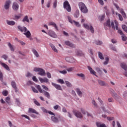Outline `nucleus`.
Returning a JSON list of instances; mask_svg holds the SVG:
<instances>
[{
  "mask_svg": "<svg viewBox=\"0 0 127 127\" xmlns=\"http://www.w3.org/2000/svg\"><path fill=\"white\" fill-rule=\"evenodd\" d=\"M79 7L83 13H88V8L86 6V5L82 2H80L78 4Z\"/></svg>",
  "mask_w": 127,
  "mask_h": 127,
  "instance_id": "nucleus-1",
  "label": "nucleus"
},
{
  "mask_svg": "<svg viewBox=\"0 0 127 127\" xmlns=\"http://www.w3.org/2000/svg\"><path fill=\"white\" fill-rule=\"evenodd\" d=\"M36 88L37 89V90H38L40 93H44V95L45 96V97L48 98V99H50V94H49V92L42 90L41 87H40V85L36 86Z\"/></svg>",
  "mask_w": 127,
  "mask_h": 127,
  "instance_id": "nucleus-2",
  "label": "nucleus"
},
{
  "mask_svg": "<svg viewBox=\"0 0 127 127\" xmlns=\"http://www.w3.org/2000/svg\"><path fill=\"white\" fill-rule=\"evenodd\" d=\"M34 71L35 72H39L38 75L40 76H45V70L42 68H38V67H34Z\"/></svg>",
  "mask_w": 127,
  "mask_h": 127,
  "instance_id": "nucleus-3",
  "label": "nucleus"
},
{
  "mask_svg": "<svg viewBox=\"0 0 127 127\" xmlns=\"http://www.w3.org/2000/svg\"><path fill=\"white\" fill-rule=\"evenodd\" d=\"M64 8L66 9L68 12H71V5H70L68 0H65L64 2Z\"/></svg>",
  "mask_w": 127,
  "mask_h": 127,
  "instance_id": "nucleus-4",
  "label": "nucleus"
},
{
  "mask_svg": "<svg viewBox=\"0 0 127 127\" xmlns=\"http://www.w3.org/2000/svg\"><path fill=\"white\" fill-rule=\"evenodd\" d=\"M83 26L86 29H87V30H90L91 33H94V27H93L92 25L89 26L88 24L84 23L83 24Z\"/></svg>",
  "mask_w": 127,
  "mask_h": 127,
  "instance_id": "nucleus-5",
  "label": "nucleus"
},
{
  "mask_svg": "<svg viewBox=\"0 0 127 127\" xmlns=\"http://www.w3.org/2000/svg\"><path fill=\"white\" fill-rule=\"evenodd\" d=\"M11 85L12 88L14 89V90H15V93H17L18 91H19L16 87V83H15V81H12L11 82Z\"/></svg>",
  "mask_w": 127,
  "mask_h": 127,
  "instance_id": "nucleus-6",
  "label": "nucleus"
},
{
  "mask_svg": "<svg viewBox=\"0 0 127 127\" xmlns=\"http://www.w3.org/2000/svg\"><path fill=\"white\" fill-rule=\"evenodd\" d=\"M80 111L82 114H83L84 115H87V117H91V118H93V116H92V114L86 111V110H84V108H81Z\"/></svg>",
  "mask_w": 127,
  "mask_h": 127,
  "instance_id": "nucleus-7",
  "label": "nucleus"
},
{
  "mask_svg": "<svg viewBox=\"0 0 127 127\" xmlns=\"http://www.w3.org/2000/svg\"><path fill=\"white\" fill-rule=\"evenodd\" d=\"M73 114L76 117V118H78L79 119H82L83 118V115H82V113L80 112L79 111H77L75 112V111H73Z\"/></svg>",
  "mask_w": 127,
  "mask_h": 127,
  "instance_id": "nucleus-8",
  "label": "nucleus"
},
{
  "mask_svg": "<svg viewBox=\"0 0 127 127\" xmlns=\"http://www.w3.org/2000/svg\"><path fill=\"white\" fill-rule=\"evenodd\" d=\"M52 85L57 89V90H59L60 91H62V87H61V85L59 84H57L54 82L52 83Z\"/></svg>",
  "mask_w": 127,
  "mask_h": 127,
  "instance_id": "nucleus-9",
  "label": "nucleus"
},
{
  "mask_svg": "<svg viewBox=\"0 0 127 127\" xmlns=\"http://www.w3.org/2000/svg\"><path fill=\"white\" fill-rule=\"evenodd\" d=\"M104 25L105 29H108V27H111V20H107L106 23H104Z\"/></svg>",
  "mask_w": 127,
  "mask_h": 127,
  "instance_id": "nucleus-10",
  "label": "nucleus"
},
{
  "mask_svg": "<svg viewBox=\"0 0 127 127\" xmlns=\"http://www.w3.org/2000/svg\"><path fill=\"white\" fill-rule=\"evenodd\" d=\"M10 0H8L6 1L5 4L4 5V7L5 9H8L9 8V5H10Z\"/></svg>",
  "mask_w": 127,
  "mask_h": 127,
  "instance_id": "nucleus-11",
  "label": "nucleus"
},
{
  "mask_svg": "<svg viewBox=\"0 0 127 127\" xmlns=\"http://www.w3.org/2000/svg\"><path fill=\"white\" fill-rule=\"evenodd\" d=\"M49 35L51 36V37H53V38H57V35L55 34V32L52 31H50L48 32Z\"/></svg>",
  "mask_w": 127,
  "mask_h": 127,
  "instance_id": "nucleus-12",
  "label": "nucleus"
},
{
  "mask_svg": "<svg viewBox=\"0 0 127 127\" xmlns=\"http://www.w3.org/2000/svg\"><path fill=\"white\" fill-rule=\"evenodd\" d=\"M65 61L69 63H74L75 62V60L73 58L68 57L65 58Z\"/></svg>",
  "mask_w": 127,
  "mask_h": 127,
  "instance_id": "nucleus-13",
  "label": "nucleus"
},
{
  "mask_svg": "<svg viewBox=\"0 0 127 127\" xmlns=\"http://www.w3.org/2000/svg\"><path fill=\"white\" fill-rule=\"evenodd\" d=\"M87 68L88 69V70L90 71V73L92 74V75H94V76H96V77H98V75L97 74H96V72H95V71L93 69V68H92V67L90 66H87Z\"/></svg>",
  "mask_w": 127,
  "mask_h": 127,
  "instance_id": "nucleus-14",
  "label": "nucleus"
},
{
  "mask_svg": "<svg viewBox=\"0 0 127 127\" xmlns=\"http://www.w3.org/2000/svg\"><path fill=\"white\" fill-rule=\"evenodd\" d=\"M39 80L41 83H48V82H49V79H48L47 78H42L39 77Z\"/></svg>",
  "mask_w": 127,
  "mask_h": 127,
  "instance_id": "nucleus-15",
  "label": "nucleus"
},
{
  "mask_svg": "<svg viewBox=\"0 0 127 127\" xmlns=\"http://www.w3.org/2000/svg\"><path fill=\"white\" fill-rule=\"evenodd\" d=\"M29 113L36 114V115H39V113L33 108H29L28 110Z\"/></svg>",
  "mask_w": 127,
  "mask_h": 127,
  "instance_id": "nucleus-16",
  "label": "nucleus"
},
{
  "mask_svg": "<svg viewBox=\"0 0 127 127\" xmlns=\"http://www.w3.org/2000/svg\"><path fill=\"white\" fill-rule=\"evenodd\" d=\"M18 29L20 30V31H21V32H26L27 31V29L25 27H21L20 26H18Z\"/></svg>",
  "mask_w": 127,
  "mask_h": 127,
  "instance_id": "nucleus-17",
  "label": "nucleus"
},
{
  "mask_svg": "<svg viewBox=\"0 0 127 127\" xmlns=\"http://www.w3.org/2000/svg\"><path fill=\"white\" fill-rule=\"evenodd\" d=\"M13 9L14 10H18L19 8V5L16 2H14L12 5Z\"/></svg>",
  "mask_w": 127,
  "mask_h": 127,
  "instance_id": "nucleus-18",
  "label": "nucleus"
},
{
  "mask_svg": "<svg viewBox=\"0 0 127 127\" xmlns=\"http://www.w3.org/2000/svg\"><path fill=\"white\" fill-rule=\"evenodd\" d=\"M98 84L100 86H107L108 85V83H106L104 81H103L102 80H98Z\"/></svg>",
  "mask_w": 127,
  "mask_h": 127,
  "instance_id": "nucleus-19",
  "label": "nucleus"
},
{
  "mask_svg": "<svg viewBox=\"0 0 127 127\" xmlns=\"http://www.w3.org/2000/svg\"><path fill=\"white\" fill-rule=\"evenodd\" d=\"M8 46L9 48H10L11 51H12L13 52H14L15 50V47L14 46L11 45L10 43H8Z\"/></svg>",
  "mask_w": 127,
  "mask_h": 127,
  "instance_id": "nucleus-20",
  "label": "nucleus"
},
{
  "mask_svg": "<svg viewBox=\"0 0 127 127\" xmlns=\"http://www.w3.org/2000/svg\"><path fill=\"white\" fill-rule=\"evenodd\" d=\"M65 44L69 47H72V48H75V45L72 44V43L70 42L69 41H66L65 42Z\"/></svg>",
  "mask_w": 127,
  "mask_h": 127,
  "instance_id": "nucleus-21",
  "label": "nucleus"
},
{
  "mask_svg": "<svg viewBox=\"0 0 127 127\" xmlns=\"http://www.w3.org/2000/svg\"><path fill=\"white\" fill-rule=\"evenodd\" d=\"M1 65L2 66V67H3V68L6 69L7 71H10V69H9V67H8V65H7V64H5L4 63H1Z\"/></svg>",
  "mask_w": 127,
  "mask_h": 127,
  "instance_id": "nucleus-22",
  "label": "nucleus"
},
{
  "mask_svg": "<svg viewBox=\"0 0 127 127\" xmlns=\"http://www.w3.org/2000/svg\"><path fill=\"white\" fill-rule=\"evenodd\" d=\"M51 120L52 122H53L54 123H58V122H59L58 118L55 117V116L54 115V116L51 117Z\"/></svg>",
  "mask_w": 127,
  "mask_h": 127,
  "instance_id": "nucleus-23",
  "label": "nucleus"
},
{
  "mask_svg": "<svg viewBox=\"0 0 127 127\" xmlns=\"http://www.w3.org/2000/svg\"><path fill=\"white\" fill-rule=\"evenodd\" d=\"M6 23L8 24V25H11V26H13L15 25V22L14 21H10L8 20H6Z\"/></svg>",
  "mask_w": 127,
  "mask_h": 127,
  "instance_id": "nucleus-24",
  "label": "nucleus"
},
{
  "mask_svg": "<svg viewBox=\"0 0 127 127\" xmlns=\"http://www.w3.org/2000/svg\"><path fill=\"white\" fill-rule=\"evenodd\" d=\"M49 24L52 26H53V27H55V29L57 30H58V27H57L56 23H55L54 22H50Z\"/></svg>",
  "mask_w": 127,
  "mask_h": 127,
  "instance_id": "nucleus-25",
  "label": "nucleus"
},
{
  "mask_svg": "<svg viewBox=\"0 0 127 127\" xmlns=\"http://www.w3.org/2000/svg\"><path fill=\"white\" fill-rule=\"evenodd\" d=\"M50 46L51 47L52 50L54 51V52H56V53H58V51L57 50V49H56V47H55L54 45L51 43L50 44Z\"/></svg>",
  "mask_w": 127,
  "mask_h": 127,
  "instance_id": "nucleus-26",
  "label": "nucleus"
},
{
  "mask_svg": "<svg viewBox=\"0 0 127 127\" xmlns=\"http://www.w3.org/2000/svg\"><path fill=\"white\" fill-rule=\"evenodd\" d=\"M75 91L78 96H80V97H82L83 94L82 93V91H81V90H80V88H77L75 89Z\"/></svg>",
  "mask_w": 127,
  "mask_h": 127,
  "instance_id": "nucleus-27",
  "label": "nucleus"
},
{
  "mask_svg": "<svg viewBox=\"0 0 127 127\" xmlns=\"http://www.w3.org/2000/svg\"><path fill=\"white\" fill-rule=\"evenodd\" d=\"M32 51L33 54L35 55V56H36V57H37V58L39 57V54H38V52L36 51V50L34 49H32Z\"/></svg>",
  "mask_w": 127,
  "mask_h": 127,
  "instance_id": "nucleus-28",
  "label": "nucleus"
},
{
  "mask_svg": "<svg viewBox=\"0 0 127 127\" xmlns=\"http://www.w3.org/2000/svg\"><path fill=\"white\" fill-rule=\"evenodd\" d=\"M22 15L19 14L18 15H15L14 17L13 18L14 20H18L20 17H21Z\"/></svg>",
  "mask_w": 127,
  "mask_h": 127,
  "instance_id": "nucleus-29",
  "label": "nucleus"
},
{
  "mask_svg": "<svg viewBox=\"0 0 127 127\" xmlns=\"http://www.w3.org/2000/svg\"><path fill=\"white\" fill-rule=\"evenodd\" d=\"M98 57L101 59V60H104L105 59V58H104V56H103V54L100 52H98Z\"/></svg>",
  "mask_w": 127,
  "mask_h": 127,
  "instance_id": "nucleus-30",
  "label": "nucleus"
},
{
  "mask_svg": "<svg viewBox=\"0 0 127 127\" xmlns=\"http://www.w3.org/2000/svg\"><path fill=\"white\" fill-rule=\"evenodd\" d=\"M113 98L115 99V100H119V99H120V96H119L117 93H113V94L112 95Z\"/></svg>",
  "mask_w": 127,
  "mask_h": 127,
  "instance_id": "nucleus-31",
  "label": "nucleus"
},
{
  "mask_svg": "<svg viewBox=\"0 0 127 127\" xmlns=\"http://www.w3.org/2000/svg\"><path fill=\"white\" fill-rule=\"evenodd\" d=\"M76 54L77 56H83L84 55L82 51L78 50L76 51Z\"/></svg>",
  "mask_w": 127,
  "mask_h": 127,
  "instance_id": "nucleus-32",
  "label": "nucleus"
},
{
  "mask_svg": "<svg viewBox=\"0 0 127 127\" xmlns=\"http://www.w3.org/2000/svg\"><path fill=\"white\" fill-rule=\"evenodd\" d=\"M24 34L26 36L27 38H29L31 35V34L29 31H27L26 33H24Z\"/></svg>",
  "mask_w": 127,
  "mask_h": 127,
  "instance_id": "nucleus-33",
  "label": "nucleus"
},
{
  "mask_svg": "<svg viewBox=\"0 0 127 127\" xmlns=\"http://www.w3.org/2000/svg\"><path fill=\"white\" fill-rule=\"evenodd\" d=\"M23 22H26L29 23V19H28V16L26 15L22 20Z\"/></svg>",
  "mask_w": 127,
  "mask_h": 127,
  "instance_id": "nucleus-34",
  "label": "nucleus"
},
{
  "mask_svg": "<svg viewBox=\"0 0 127 127\" xmlns=\"http://www.w3.org/2000/svg\"><path fill=\"white\" fill-rule=\"evenodd\" d=\"M121 66L123 69H124L125 71H127V64H124V63L121 64Z\"/></svg>",
  "mask_w": 127,
  "mask_h": 127,
  "instance_id": "nucleus-35",
  "label": "nucleus"
},
{
  "mask_svg": "<svg viewBox=\"0 0 127 127\" xmlns=\"http://www.w3.org/2000/svg\"><path fill=\"white\" fill-rule=\"evenodd\" d=\"M66 86H67V87H69V88H72V85L71 83H70V82L68 81H65Z\"/></svg>",
  "mask_w": 127,
  "mask_h": 127,
  "instance_id": "nucleus-36",
  "label": "nucleus"
},
{
  "mask_svg": "<svg viewBox=\"0 0 127 127\" xmlns=\"http://www.w3.org/2000/svg\"><path fill=\"white\" fill-rule=\"evenodd\" d=\"M110 61V58L109 57L105 58V61L104 62L103 64L104 65H108L109 64V62Z\"/></svg>",
  "mask_w": 127,
  "mask_h": 127,
  "instance_id": "nucleus-37",
  "label": "nucleus"
},
{
  "mask_svg": "<svg viewBox=\"0 0 127 127\" xmlns=\"http://www.w3.org/2000/svg\"><path fill=\"white\" fill-rule=\"evenodd\" d=\"M96 126L97 127H107L106 125L104 124H101V123H96Z\"/></svg>",
  "mask_w": 127,
  "mask_h": 127,
  "instance_id": "nucleus-38",
  "label": "nucleus"
},
{
  "mask_svg": "<svg viewBox=\"0 0 127 127\" xmlns=\"http://www.w3.org/2000/svg\"><path fill=\"white\" fill-rule=\"evenodd\" d=\"M96 70L97 73H99L100 75H102L103 71H102V70H101V68H100L99 67H96Z\"/></svg>",
  "mask_w": 127,
  "mask_h": 127,
  "instance_id": "nucleus-39",
  "label": "nucleus"
},
{
  "mask_svg": "<svg viewBox=\"0 0 127 127\" xmlns=\"http://www.w3.org/2000/svg\"><path fill=\"white\" fill-rule=\"evenodd\" d=\"M92 104L94 106V108H98V104H97V102H96V101H95V100H92Z\"/></svg>",
  "mask_w": 127,
  "mask_h": 127,
  "instance_id": "nucleus-40",
  "label": "nucleus"
},
{
  "mask_svg": "<svg viewBox=\"0 0 127 127\" xmlns=\"http://www.w3.org/2000/svg\"><path fill=\"white\" fill-rule=\"evenodd\" d=\"M80 15V12H79V11H76L74 13V17L75 18H78Z\"/></svg>",
  "mask_w": 127,
  "mask_h": 127,
  "instance_id": "nucleus-41",
  "label": "nucleus"
},
{
  "mask_svg": "<svg viewBox=\"0 0 127 127\" xmlns=\"http://www.w3.org/2000/svg\"><path fill=\"white\" fill-rule=\"evenodd\" d=\"M73 23H74L75 25L77 26V27H80L81 26V25L79 23V22H76L75 20H73Z\"/></svg>",
  "mask_w": 127,
  "mask_h": 127,
  "instance_id": "nucleus-42",
  "label": "nucleus"
},
{
  "mask_svg": "<svg viewBox=\"0 0 127 127\" xmlns=\"http://www.w3.org/2000/svg\"><path fill=\"white\" fill-rule=\"evenodd\" d=\"M58 83H60V84H65V82H64V80L62 79H59L57 80Z\"/></svg>",
  "mask_w": 127,
  "mask_h": 127,
  "instance_id": "nucleus-43",
  "label": "nucleus"
},
{
  "mask_svg": "<svg viewBox=\"0 0 127 127\" xmlns=\"http://www.w3.org/2000/svg\"><path fill=\"white\" fill-rule=\"evenodd\" d=\"M122 28L124 31H125L127 33V26L126 25H122Z\"/></svg>",
  "mask_w": 127,
  "mask_h": 127,
  "instance_id": "nucleus-44",
  "label": "nucleus"
},
{
  "mask_svg": "<svg viewBox=\"0 0 127 127\" xmlns=\"http://www.w3.org/2000/svg\"><path fill=\"white\" fill-rule=\"evenodd\" d=\"M121 37L123 41H127V38L126 35H123Z\"/></svg>",
  "mask_w": 127,
  "mask_h": 127,
  "instance_id": "nucleus-45",
  "label": "nucleus"
},
{
  "mask_svg": "<svg viewBox=\"0 0 127 127\" xmlns=\"http://www.w3.org/2000/svg\"><path fill=\"white\" fill-rule=\"evenodd\" d=\"M76 75L78 77H81V78H84L85 75L83 73H77Z\"/></svg>",
  "mask_w": 127,
  "mask_h": 127,
  "instance_id": "nucleus-46",
  "label": "nucleus"
},
{
  "mask_svg": "<svg viewBox=\"0 0 127 127\" xmlns=\"http://www.w3.org/2000/svg\"><path fill=\"white\" fill-rule=\"evenodd\" d=\"M74 68V67H68V68L66 69V70L67 72H72V71H73Z\"/></svg>",
  "mask_w": 127,
  "mask_h": 127,
  "instance_id": "nucleus-47",
  "label": "nucleus"
},
{
  "mask_svg": "<svg viewBox=\"0 0 127 127\" xmlns=\"http://www.w3.org/2000/svg\"><path fill=\"white\" fill-rule=\"evenodd\" d=\"M5 102L7 103V104H10V98L9 97H7L5 98Z\"/></svg>",
  "mask_w": 127,
  "mask_h": 127,
  "instance_id": "nucleus-48",
  "label": "nucleus"
},
{
  "mask_svg": "<svg viewBox=\"0 0 127 127\" xmlns=\"http://www.w3.org/2000/svg\"><path fill=\"white\" fill-rule=\"evenodd\" d=\"M115 24H116V30H119V23L118 22V21H115Z\"/></svg>",
  "mask_w": 127,
  "mask_h": 127,
  "instance_id": "nucleus-49",
  "label": "nucleus"
},
{
  "mask_svg": "<svg viewBox=\"0 0 127 127\" xmlns=\"http://www.w3.org/2000/svg\"><path fill=\"white\" fill-rule=\"evenodd\" d=\"M57 2H58L57 0H55L54 2L53 3V6L55 8H56L57 6Z\"/></svg>",
  "mask_w": 127,
  "mask_h": 127,
  "instance_id": "nucleus-50",
  "label": "nucleus"
},
{
  "mask_svg": "<svg viewBox=\"0 0 127 127\" xmlns=\"http://www.w3.org/2000/svg\"><path fill=\"white\" fill-rule=\"evenodd\" d=\"M110 49H111V50H113V51L117 52V49H116V47H115L114 46H111Z\"/></svg>",
  "mask_w": 127,
  "mask_h": 127,
  "instance_id": "nucleus-51",
  "label": "nucleus"
},
{
  "mask_svg": "<svg viewBox=\"0 0 127 127\" xmlns=\"http://www.w3.org/2000/svg\"><path fill=\"white\" fill-rule=\"evenodd\" d=\"M42 111H43V112H44V113H46V114H47L48 113V111H47V110H46V109L44 108V107H41V108Z\"/></svg>",
  "mask_w": 127,
  "mask_h": 127,
  "instance_id": "nucleus-52",
  "label": "nucleus"
},
{
  "mask_svg": "<svg viewBox=\"0 0 127 127\" xmlns=\"http://www.w3.org/2000/svg\"><path fill=\"white\" fill-rule=\"evenodd\" d=\"M67 18L68 19L69 22H70V23H71V24H73V20H72V18H71V17L68 16Z\"/></svg>",
  "mask_w": 127,
  "mask_h": 127,
  "instance_id": "nucleus-53",
  "label": "nucleus"
},
{
  "mask_svg": "<svg viewBox=\"0 0 127 127\" xmlns=\"http://www.w3.org/2000/svg\"><path fill=\"white\" fill-rule=\"evenodd\" d=\"M98 100L99 102L100 103L101 106H104V102L103 101V100H102V99H101L100 98H98Z\"/></svg>",
  "mask_w": 127,
  "mask_h": 127,
  "instance_id": "nucleus-54",
  "label": "nucleus"
},
{
  "mask_svg": "<svg viewBox=\"0 0 127 127\" xmlns=\"http://www.w3.org/2000/svg\"><path fill=\"white\" fill-rule=\"evenodd\" d=\"M54 110H57L59 109H60V106L59 105H56V106H54Z\"/></svg>",
  "mask_w": 127,
  "mask_h": 127,
  "instance_id": "nucleus-55",
  "label": "nucleus"
},
{
  "mask_svg": "<svg viewBox=\"0 0 127 127\" xmlns=\"http://www.w3.org/2000/svg\"><path fill=\"white\" fill-rule=\"evenodd\" d=\"M60 73H61V74H63L64 75H65V74H67V71H66L65 70H60Z\"/></svg>",
  "mask_w": 127,
  "mask_h": 127,
  "instance_id": "nucleus-56",
  "label": "nucleus"
},
{
  "mask_svg": "<svg viewBox=\"0 0 127 127\" xmlns=\"http://www.w3.org/2000/svg\"><path fill=\"white\" fill-rule=\"evenodd\" d=\"M118 16H119V18L120 20H121V21H123V20H124L123 16H122V15H121V14H118Z\"/></svg>",
  "mask_w": 127,
  "mask_h": 127,
  "instance_id": "nucleus-57",
  "label": "nucleus"
},
{
  "mask_svg": "<svg viewBox=\"0 0 127 127\" xmlns=\"http://www.w3.org/2000/svg\"><path fill=\"white\" fill-rule=\"evenodd\" d=\"M34 104H35V105H36L37 106H40V103H39V102H38V101H37V100H36V99H35L34 100Z\"/></svg>",
  "mask_w": 127,
  "mask_h": 127,
  "instance_id": "nucleus-58",
  "label": "nucleus"
},
{
  "mask_svg": "<svg viewBox=\"0 0 127 127\" xmlns=\"http://www.w3.org/2000/svg\"><path fill=\"white\" fill-rule=\"evenodd\" d=\"M1 58H3L4 60H7V58H8V57L6 55H3L1 56Z\"/></svg>",
  "mask_w": 127,
  "mask_h": 127,
  "instance_id": "nucleus-59",
  "label": "nucleus"
},
{
  "mask_svg": "<svg viewBox=\"0 0 127 127\" xmlns=\"http://www.w3.org/2000/svg\"><path fill=\"white\" fill-rule=\"evenodd\" d=\"M2 94L3 96H7L8 94L7 91L5 90L4 91H2Z\"/></svg>",
  "mask_w": 127,
  "mask_h": 127,
  "instance_id": "nucleus-60",
  "label": "nucleus"
},
{
  "mask_svg": "<svg viewBox=\"0 0 127 127\" xmlns=\"http://www.w3.org/2000/svg\"><path fill=\"white\" fill-rule=\"evenodd\" d=\"M32 90L34 92V93H38V91L37 90V89H36L34 87H32Z\"/></svg>",
  "mask_w": 127,
  "mask_h": 127,
  "instance_id": "nucleus-61",
  "label": "nucleus"
},
{
  "mask_svg": "<svg viewBox=\"0 0 127 127\" xmlns=\"http://www.w3.org/2000/svg\"><path fill=\"white\" fill-rule=\"evenodd\" d=\"M42 87L43 89H44V90H45V91H48V90H49L48 87H47L45 85H42Z\"/></svg>",
  "mask_w": 127,
  "mask_h": 127,
  "instance_id": "nucleus-62",
  "label": "nucleus"
},
{
  "mask_svg": "<svg viewBox=\"0 0 127 127\" xmlns=\"http://www.w3.org/2000/svg\"><path fill=\"white\" fill-rule=\"evenodd\" d=\"M95 44H96V45H101L102 44V41H96L95 42Z\"/></svg>",
  "mask_w": 127,
  "mask_h": 127,
  "instance_id": "nucleus-63",
  "label": "nucleus"
},
{
  "mask_svg": "<svg viewBox=\"0 0 127 127\" xmlns=\"http://www.w3.org/2000/svg\"><path fill=\"white\" fill-rule=\"evenodd\" d=\"M33 80L34 81V82H38V79L36 78V76H34L32 77Z\"/></svg>",
  "mask_w": 127,
  "mask_h": 127,
  "instance_id": "nucleus-64",
  "label": "nucleus"
}]
</instances>
